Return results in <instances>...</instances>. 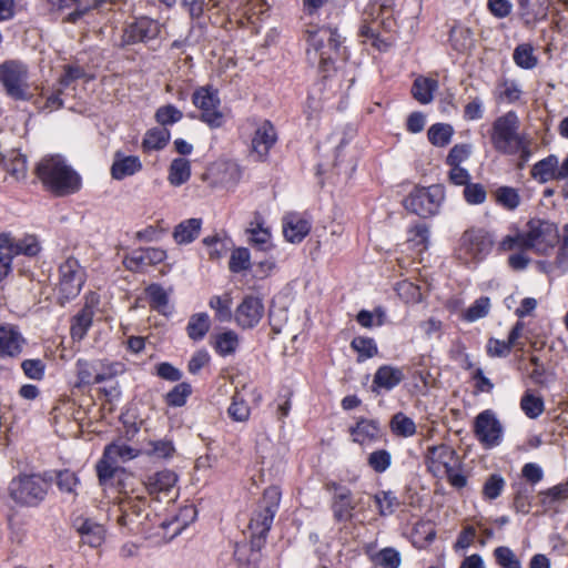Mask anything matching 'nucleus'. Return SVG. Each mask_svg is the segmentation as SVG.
I'll return each mask as SVG.
<instances>
[{"label": "nucleus", "mask_w": 568, "mask_h": 568, "mask_svg": "<svg viewBox=\"0 0 568 568\" xmlns=\"http://www.w3.org/2000/svg\"><path fill=\"white\" fill-rule=\"evenodd\" d=\"M34 172L43 186L58 196L75 193L81 187L80 175L59 154L42 158Z\"/></svg>", "instance_id": "f257e3e1"}, {"label": "nucleus", "mask_w": 568, "mask_h": 568, "mask_svg": "<svg viewBox=\"0 0 568 568\" xmlns=\"http://www.w3.org/2000/svg\"><path fill=\"white\" fill-rule=\"evenodd\" d=\"M559 237L556 224L540 220H529L523 229H514L501 242V248H534L545 245L554 246Z\"/></svg>", "instance_id": "f03ea898"}, {"label": "nucleus", "mask_w": 568, "mask_h": 568, "mask_svg": "<svg viewBox=\"0 0 568 568\" xmlns=\"http://www.w3.org/2000/svg\"><path fill=\"white\" fill-rule=\"evenodd\" d=\"M50 479L40 474H21L9 484V496L19 506L38 507L44 501Z\"/></svg>", "instance_id": "7ed1b4c3"}, {"label": "nucleus", "mask_w": 568, "mask_h": 568, "mask_svg": "<svg viewBox=\"0 0 568 568\" xmlns=\"http://www.w3.org/2000/svg\"><path fill=\"white\" fill-rule=\"evenodd\" d=\"M145 497L140 495H125L118 505L116 523L128 532L138 534L150 529L151 514Z\"/></svg>", "instance_id": "20e7f679"}, {"label": "nucleus", "mask_w": 568, "mask_h": 568, "mask_svg": "<svg viewBox=\"0 0 568 568\" xmlns=\"http://www.w3.org/2000/svg\"><path fill=\"white\" fill-rule=\"evenodd\" d=\"M280 501L281 490L278 487L271 486L264 490L258 508L248 525L252 531L253 547H261V544L264 542L278 510Z\"/></svg>", "instance_id": "39448f33"}, {"label": "nucleus", "mask_w": 568, "mask_h": 568, "mask_svg": "<svg viewBox=\"0 0 568 568\" xmlns=\"http://www.w3.org/2000/svg\"><path fill=\"white\" fill-rule=\"evenodd\" d=\"M313 50H307L310 61L318 60V69L327 77L333 67V52H337L341 45L339 34L332 28H322L310 36Z\"/></svg>", "instance_id": "423d86ee"}, {"label": "nucleus", "mask_w": 568, "mask_h": 568, "mask_svg": "<svg viewBox=\"0 0 568 568\" xmlns=\"http://www.w3.org/2000/svg\"><path fill=\"white\" fill-rule=\"evenodd\" d=\"M519 119L514 111L497 118L493 124L491 143L503 153L515 154L523 146V138L518 133Z\"/></svg>", "instance_id": "0eeeda50"}, {"label": "nucleus", "mask_w": 568, "mask_h": 568, "mask_svg": "<svg viewBox=\"0 0 568 568\" xmlns=\"http://www.w3.org/2000/svg\"><path fill=\"white\" fill-rule=\"evenodd\" d=\"M28 67L18 60H7L0 64V82L7 94L14 100H28Z\"/></svg>", "instance_id": "6e6552de"}, {"label": "nucleus", "mask_w": 568, "mask_h": 568, "mask_svg": "<svg viewBox=\"0 0 568 568\" xmlns=\"http://www.w3.org/2000/svg\"><path fill=\"white\" fill-rule=\"evenodd\" d=\"M58 294L59 303H64L75 298L85 282V272L74 258H68L59 267Z\"/></svg>", "instance_id": "1a4fd4ad"}, {"label": "nucleus", "mask_w": 568, "mask_h": 568, "mask_svg": "<svg viewBox=\"0 0 568 568\" xmlns=\"http://www.w3.org/2000/svg\"><path fill=\"white\" fill-rule=\"evenodd\" d=\"M193 104L201 110L200 119L210 128H220L223 124L224 115L220 111V98L217 91L212 87H200L192 94Z\"/></svg>", "instance_id": "9d476101"}, {"label": "nucleus", "mask_w": 568, "mask_h": 568, "mask_svg": "<svg viewBox=\"0 0 568 568\" xmlns=\"http://www.w3.org/2000/svg\"><path fill=\"white\" fill-rule=\"evenodd\" d=\"M443 199V191L438 186H430L409 194L405 200V206L410 212L426 217L438 211Z\"/></svg>", "instance_id": "9b49d317"}, {"label": "nucleus", "mask_w": 568, "mask_h": 568, "mask_svg": "<svg viewBox=\"0 0 568 568\" xmlns=\"http://www.w3.org/2000/svg\"><path fill=\"white\" fill-rule=\"evenodd\" d=\"M474 433L484 447L491 448L500 444L503 426L496 414L490 409H486L476 416Z\"/></svg>", "instance_id": "f8f14e48"}, {"label": "nucleus", "mask_w": 568, "mask_h": 568, "mask_svg": "<svg viewBox=\"0 0 568 568\" xmlns=\"http://www.w3.org/2000/svg\"><path fill=\"white\" fill-rule=\"evenodd\" d=\"M264 316V304L257 296L247 295L234 312V321L242 328L255 327Z\"/></svg>", "instance_id": "ddd939ff"}, {"label": "nucleus", "mask_w": 568, "mask_h": 568, "mask_svg": "<svg viewBox=\"0 0 568 568\" xmlns=\"http://www.w3.org/2000/svg\"><path fill=\"white\" fill-rule=\"evenodd\" d=\"M276 140L275 128L268 120H264L257 124L251 143V151L256 160H264Z\"/></svg>", "instance_id": "4468645a"}, {"label": "nucleus", "mask_w": 568, "mask_h": 568, "mask_svg": "<svg viewBox=\"0 0 568 568\" xmlns=\"http://www.w3.org/2000/svg\"><path fill=\"white\" fill-rule=\"evenodd\" d=\"M457 460L456 452L446 444L430 446L426 454V465L435 476H443L447 468Z\"/></svg>", "instance_id": "2eb2a0df"}, {"label": "nucleus", "mask_w": 568, "mask_h": 568, "mask_svg": "<svg viewBox=\"0 0 568 568\" xmlns=\"http://www.w3.org/2000/svg\"><path fill=\"white\" fill-rule=\"evenodd\" d=\"M72 527L80 535L81 541L92 548L101 546L105 539L103 525L91 518L79 516L73 519Z\"/></svg>", "instance_id": "dca6fc26"}, {"label": "nucleus", "mask_w": 568, "mask_h": 568, "mask_svg": "<svg viewBox=\"0 0 568 568\" xmlns=\"http://www.w3.org/2000/svg\"><path fill=\"white\" fill-rule=\"evenodd\" d=\"M24 344L26 338L16 326L0 325V358L18 357Z\"/></svg>", "instance_id": "f3484780"}, {"label": "nucleus", "mask_w": 568, "mask_h": 568, "mask_svg": "<svg viewBox=\"0 0 568 568\" xmlns=\"http://www.w3.org/2000/svg\"><path fill=\"white\" fill-rule=\"evenodd\" d=\"M283 235L287 242L298 244L311 231V221L295 212L287 213L282 220Z\"/></svg>", "instance_id": "a211bd4d"}, {"label": "nucleus", "mask_w": 568, "mask_h": 568, "mask_svg": "<svg viewBox=\"0 0 568 568\" xmlns=\"http://www.w3.org/2000/svg\"><path fill=\"white\" fill-rule=\"evenodd\" d=\"M404 378L405 374L402 368L392 365H382L374 374L371 387L372 392L376 395H379L382 389L389 392L398 386Z\"/></svg>", "instance_id": "6ab92c4d"}, {"label": "nucleus", "mask_w": 568, "mask_h": 568, "mask_svg": "<svg viewBox=\"0 0 568 568\" xmlns=\"http://www.w3.org/2000/svg\"><path fill=\"white\" fill-rule=\"evenodd\" d=\"M349 434L352 440L359 445L375 443L382 437L381 423L377 419L359 417L355 425L349 427Z\"/></svg>", "instance_id": "aec40b11"}, {"label": "nucleus", "mask_w": 568, "mask_h": 568, "mask_svg": "<svg viewBox=\"0 0 568 568\" xmlns=\"http://www.w3.org/2000/svg\"><path fill=\"white\" fill-rule=\"evenodd\" d=\"M166 257V251H130L123 257L124 266L132 272H144Z\"/></svg>", "instance_id": "412c9836"}, {"label": "nucleus", "mask_w": 568, "mask_h": 568, "mask_svg": "<svg viewBox=\"0 0 568 568\" xmlns=\"http://www.w3.org/2000/svg\"><path fill=\"white\" fill-rule=\"evenodd\" d=\"M160 30L161 27L156 20L148 17H141L128 28V42H145L155 39L159 36Z\"/></svg>", "instance_id": "4be33fe9"}, {"label": "nucleus", "mask_w": 568, "mask_h": 568, "mask_svg": "<svg viewBox=\"0 0 568 568\" xmlns=\"http://www.w3.org/2000/svg\"><path fill=\"white\" fill-rule=\"evenodd\" d=\"M178 476L174 471L164 469L148 476L144 481L145 489L149 495L168 494L174 488Z\"/></svg>", "instance_id": "5701e85b"}, {"label": "nucleus", "mask_w": 568, "mask_h": 568, "mask_svg": "<svg viewBox=\"0 0 568 568\" xmlns=\"http://www.w3.org/2000/svg\"><path fill=\"white\" fill-rule=\"evenodd\" d=\"M524 329V323L518 321L511 328L507 341L497 338H489L487 343V353L491 357H505L511 348L516 345L517 339L520 337Z\"/></svg>", "instance_id": "b1692460"}, {"label": "nucleus", "mask_w": 568, "mask_h": 568, "mask_svg": "<svg viewBox=\"0 0 568 568\" xmlns=\"http://www.w3.org/2000/svg\"><path fill=\"white\" fill-rule=\"evenodd\" d=\"M141 169L142 164L138 156H124L120 152H118L114 156V161L111 166V176L114 180H122L126 176L133 175Z\"/></svg>", "instance_id": "393cba45"}, {"label": "nucleus", "mask_w": 568, "mask_h": 568, "mask_svg": "<svg viewBox=\"0 0 568 568\" xmlns=\"http://www.w3.org/2000/svg\"><path fill=\"white\" fill-rule=\"evenodd\" d=\"M462 244L477 248H489L495 244V237L488 230L473 226L463 233Z\"/></svg>", "instance_id": "a878e982"}, {"label": "nucleus", "mask_w": 568, "mask_h": 568, "mask_svg": "<svg viewBox=\"0 0 568 568\" xmlns=\"http://www.w3.org/2000/svg\"><path fill=\"white\" fill-rule=\"evenodd\" d=\"M201 226V219L185 220L175 226L173 237L179 245L189 244L199 236Z\"/></svg>", "instance_id": "bb28decb"}, {"label": "nucleus", "mask_w": 568, "mask_h": 568, "mask_svg": "<svg viewBox=\"0 0 568 568\" xmlns=\"http://www.w3.org/2000/svg\"><path fill=\"white\" fill-rule=\"evenodd\" d=\"M438 89V81L432 78L418 77L412 87V94L422 104H428Z\"/></svg>", "instance_id": "cd10ccee"}, {"label": "nucleus", "mask_w": 568, "mask_h": 568, "mask_svg": "<svg viewBox=\"0 0 568 568\" xmlns=\"http://www.w3.org/2000/svg\"><path fill=\"white\" fill-rule=\"evenodd\" d=\"M250 244H266L271 239V231L265 226V221L260 213H254L253 220L245 230Z\"/></svg>", "instance_id": "c85d7f7f"}, {"label": "nucleus", "mask_w": 568, "mask_h": 568, "mask_svg": "<svg viewBox=\"0 0 568 568\" xmlns=\"http://www.w3.org/2000/svg\"><path fill=\"white\" fill-rule=\"evenodd\" d=\"M94 312L91 306L85 305L73 318L71 323V337L74 341H81L92 325Z\"/></svg>", "instance_id": "c756f323"}, {"label": "nucleus", "mask_w": 568, "mask_h": 568, "mask_svg": "<svg viewBox=\"0 0 568 568\" xmlns=\"http://www.w3.org/2000/svg\"><path fill=\"white\" fill-rule=\"evenodd\" d=\"M557 156L548 155L538 161L531 169V176L539 183H547L557 179Z\"/></svg>", "instance_id": "7c9ffc66"}, {"label": "nucleus", "mask_w": 568, "mask_h": 568, "mask_svg": "<svg viewBox=\"0 0 568 568\" xmlns=\"http://www.w3.org/2000/svg\"><path fill=\"white\" fill-rule=\"evenodd\" d=\"M6 172L14 180L22 181L27 176L26 156L14 151L10 152L2 160Z\"/></svg>", "instance_id": "2f4dec72"}, {"label": "nucleus", "mask_w": 568, "mask_h": 568, "mask_svg": "<svg viewBox=\"0 0 568 568\" xmlns=\"http://www.w3.org/2000/svg\"><path fill=\"white\" fill-rule=\"evenodd\" d=\"M209 306L215 312V320L219 322H230L234 317L232 297L229 293L212 296Z\"/></svg>", "instance_id": "473e14b6"}, {"label": "nucleus", "mask_w": 568, "mask_h": 568, "mask_svg": "<svg viewBox=\"0 0 568 568\" xmlns=\"http://www.w3.org/2000/svg\"><path fill=\"white\" fill-rule=\"evenodd\" d=\"M389 428L395 436L404 438L414 436L417 430L415 422L402 412L393 415Z\"/></svg>", "instance_id": "72a5a7b5"}, {"label": "nucleus", "mask_w": 568, "mask_h": 568, "mask_svg": "<svg viewBox=\"0 0 568 568\" xmlns=\"http://www.w3.org/2000/svg\"><path fill=\"white\" fill-rule=\"evenodd\" d=\"M151 308L166 315L169 308V294L160 284H151L145 288Z\"/></svg>", "instance_id": "f704fd0d"}, {"label": "nucleus", "mask_w": 568, "mask_h": 568, "mask_svg": "<svg viewBox=\"0 0 568 568\" xmlns=\"http://www.w3.org/2000/svg\"><path fill=\"white\" fill-rule=\"evenodd\" d=\"M191 176L190 161L184 158L174 159L170 165L169 181L172 185L180 186Z\"/></svg>", "instance_id": "c9c22d12"}, {"label": "nucleus", "mask_w": 568, "mask_h": 568, "mask_svg": "<svg viewBox=\"0 0 568 568\" xmlns=\"http://www.w3.org/2000/svg\"><path fill=\"white\" fill-rule=\"evenodd\" d=\"M210 326L211 323L206 313L194 314L186 326L187 335L193 341H200L206 335Z\"/></svg>", "instance_id": "e433bc0d"}, {"label": "nucleus", "mask_w": 568, "mask_h": 568, "mask_svg": "<svg viewBox=\"0 0 568 568\" xmlns=\"http://www.w3.org/2000/svg\"><path fill=\"white\" fill-rule=\"evenodd\" d=\"M38 245V237L32 234H27L17 240L10 232L0 233V248H36Z\"/></svg>", "instance_id": "4c0bfd02"}, {"label": "nucleus", "mask_w": 568, "mask_h": 568, "mask_svg": "<svg viewBox=\"0 0 568 568\" xmlns=\"http://www.w3.org/2000/svg\"><path fill=\"white\" fill-rule=\"evenodd\" d=\"M95 469L101 486L109 485L119 470L116 460L113 457H106L105 450L102 458L98 462Z\"/></svg>", "instance_id": "58836bf2"}, {"label": "nucleus", "mask_w": 568, "mask_h": 568, "mask_svg": "<svg viewBox=\"0 0 568 568\" xmlns=\"http://www.w3.org/2000/svg\"><path fill=\"white\" fill-rule=\"evenodd\" d=\"M170 141V131L166 128H155L149 130L143 139L142 146L144 150H161Z\"/></svg>", "instance_id": "ea45409f"}, {"label": "nucleus", "mask_w": 568, "mask_h": 568, "mask_svg": "<svg viewBox=\"0 0 568 568\" xmlns=\"http://www.w3.org/2000/svg\"><path fill=\"white\" fill-rule=\"evenodd\" d=\"M351 347L358 354V363L374 357L378 352L375 341L364 336L354 337L351 342Z\"/></svg>", "instance_id": "a19ab883"}, {"label": "nucleus", "mask_w": 568, "mask_h": 568, "mask_svg": "<svg viewBox=\"0 0 568 568\" xmlns=\"http://www.w3.org/2000/svg\"><path fill=\"white\" fill-rule=\"evenodd\" d=\"M381 516L392 515L400 505L397 496L392 490H382L374 495Z\"/></svg>", "instance_id": "79ce46f5"}, {"label": "nucleus", "mask_w": 568, "mask_h": 568, "mask_svg": "<svg viewBox=\"0 0 568 568\" xmlns=\"http://www.w3.org/2000/svg\"><path fill=\"white\" fill-rule=\"evenodd\" d=\"M453 133L454 129L450 124L436 123L428 129L427 135L433 145L442 148L450 142Z\"/></svg>", "instance_id": "37998d69"}, {"label": "nucleus", "mask_w": 568, "mask_h": 568, "mask_svg": "<svg viewBox=\"0 0 568 568\" xmlns=\"http://www.w3.org/2000/svg\"><path fill=\"white\" fill-rule=\"evenodd\" d=\"M513 58L515 63L523 69H532L538 63V58L534 54V48L529 43L517 45Z\"/></svg>", "instance_id": "c03bdc74"}, {"label": "nucleus", "mask_w": 568, "mask_h": 568, "mask_svg": "<svg viewBox=\"0 0 568 568\" xmlns=\"http://www.w3.org/2000/svg\"><path fill=\"white\" fill-rule=\"evenodd\" d=\"M239 346V335L234 331L223 332L215 337V349L222 356L233 354Z\"/></svg>", "instance_id": "a18cd8bd"}, {"label": "nucleus", "mask_w": 568, "mask_h": 568, "mask_svg": "<svg viewBox=\"0 0 568 568\" xmlns=\"http://www.w3.org/2000/svg\"><path fill=\"white\" fill-rule=\"evenodd\" d=\"M520 408L529 418H537L542 414L545 404L541 397L526 392L520 399Z\"/></svg>", "instance_id": "49530a36"}, {"label": "nucleus", "mask_w": 568, "mask_h": 568, "mask_svg": "<svg viewBox=\"0 0 568 568\" xmlns=\"http://www.w3.org/2000/svg\"><path fill=\"white\" fill-rule=\"evenodd\" d=\"M192 393V387L189 383L182 382L175 385L166 395L165 403L172 407H182L185 405L187 397Z\"/></svg>", "instance_id": "de8ad7c7"}, {"label": "nucleus", "mask_w": 568, "mask_h": 568, "mask_svg": "<svg viewBox=\"0 0 568 568\" xmlns=\"http://www.w3.org/2000/svg\"><path fill=\"white\" fill-rule=\"evenodd\" d=\"M79 483L78 476L70 469H62L55 474V484L61 493L77 496L75 488Z\"/></svg>", "instance_id": "09e8293b"}, {"label": "nucleus", "mask_w": 568, "mask_h": 568, "mask_svg": "<svg viewBox=\"0 0 568 568\" xmlns=\"http://www.w3.org/2000/svg\"><path fill=\"white\" fill-rule=\"evenodd\" d=\"M229 416L235 422H246L250 417V406L245 402L244 397L236 392L232 396V403L227 409Z\"/></svg>", "instance_id": "8fccbe9b"}, {"label": "nucleus", "mask_w": 568, "mask_h": 568, "mask_svg": "<svg viewBox=\"0 0 568 568\" xmlns=\"http://www.w3.org/2000/svg\"><path fill=\"white\" fill-rule=\"evenodd\" d=\"M496 202L507 210H515L520 204V196L516 189L501 186L495 192Z\"/></svg>", "instance_id": "3c124183"}, {"label": "nucleus", "mask_w": 568, "mask_h": 568, "mask_svg": "<svg viewBox=\"0 0 568 568\" xmlns=\"http://www.w3.org/2000/svg\"><path fill=\"white\" fill-rule=\"evenodd\" d=\"M494 557L500 568H521L516 554L507 546H499L494 550Z\"/></svg>", "instance_id": "603ef678"}, {"label": "nucleus", "mask_w": 568, "mask_h": 568, "mask_svg": "<svg viewBox=\"0 0 568 568\" xmlns=\"http://www.w3.org/2000/svg\"><path fill=\"white\" fill-rule=\"evenodd\" d=\"M367 465L376 473L386 471L392 465V455L386 449H377L367 457Z\"/></svg>", "instance_id": "864d4df0"}, {"label": "nucleus", "mask_w": 568, "mask_h": 568, "mask_svg": "<svg viewBox=\"0 0 568 568\" xmlns=\"http://www.w3.org/2000/svg\"><path fill=\"white\" fill-rule=\"evenodd\" d=\"M490 310V300L487 296L477 298L464 313V320L475 322L487 316Z\"/></svg>", "instance_id": "5fc2aeb1"}, {"label": "nucleus", "mask_w": 568, "mask_h": 568, "mask_svg": "<svg viewBox=\"0 0 568 568\" xmlns=\"http://www.w3.org/2000/svg\"><path fill=\"white\" fill-rule=\"evenodd\" d=\"M155 120L162 126L172 125L183 118V113L173 104L160 106L155 112Z\"/></svg>", "instance_id": "6e6d98bb"}, {"label": "nucleus", "mask_w": 568, "mask_h": 568, "mask_svg": "<svg viewBox=\"0 0 568 568\" xmlns=\"http://www.w3.org/2000/svg\"><path fill=\"white\" fill-rule=\"evenodd\" d=\"M506 481L505 479L498 475H490L483 487V495L486 499L494 500L500 496L505 488Z\"/></svg>", "instance_id": "4d7b16f0"}, {"label": "nucleus", "mask_w": 568, "mask_h": 568, "mask_svg": "<svg viewBox=\"0 0 568 568\" xmlns=\"http://www.w3.org/2000/svg\"><path fill=\"white\" fill-rule=\"evenodd\" d=\"M375 560L383 568H398L402 564L400 554L392 547L379 550L375 556Z\"/></svg>", "instance_id": "13d9d810"}, {"label": "nucleus", "mask_w": 568, "mask_h": 568, "mask_svg": "<svg viewBox=\"0 0 568 568\" xmlns=\"http://www.w3.org/2000/svg\"><path fill=\"white\" fill-rule=\"evenodd\" d=\"M98 369L88 361L78 359L77 362V376L78 386L98 384L95 374Z\"/></svg>", "instance_id": "bf43d9fd"}, {"label": "nucleus", "mask_w": 568, "mask_h": 568, "mask_svg": "<svg viewBox=\"0 0 568 568\" xmlns=\"http://www.w3.org/2000/svg\"><path fill=\"white\" fill-rule=\"evenodd\" d=\"M21 368L24 375L34 381H41L44 377L45 364L42 359H24L21 363Z\"/></svg>", "instance_id": "052dcab7"}, {"label": "nucleus", "mask_w": 568, "mask_h": 568, "mask_svg": "<svg viewBox=\"0 0 568 568\" xmlns=\"http://www.w3.org/2000/svg\"><path fill=\"white\" fill-rule=\"evenodd\" d=\"M531 490L523 484L516 486L514 495V507L517 511L528 513L530 507Z\"/></svg>", "instance_id": "680f3d73"}, {"label": "nucleus", "mask_w": 568, "mask_h": 568, "mask_svg": "<svg viewBox=\"0 0 568 568\" xmlns=\"http://www.w3.org/2000/svg\"><path fill=\"white\" fill-rule=\"evenodd\" d=\"M464 196L469 204H481L486 200L487 192L479 183H468L465 185Z\"/></svg>", "instance_id": "e2e57ef3"}, {"label": "nucleus", "mask_w": 568, "mask_h": 568, "mask_svg": "<svg viewBox=\"0 0 568 568\" xmlns=\"http://www.w3.org/2000/svg\"><path fill=\"white\" fill-rule=\"evenodd\" d=\"M408 242L414 246L427 247L429 244V230L425 224H418L408 232Z\"/></svg>", "instance_id": "0e129e2a"}, {"label": "nucleus", "mask_w": 568, "mask_h": 568, "mask_svg": "<svg viewBox=\"0 0 568 568\" xmlns=\"http://www.w3.org/2000/svg\"><path fill=\"white\" fill-rule=\"evenodd\" d=\"M470 152L471 149L469 144H456L450 149L446 158V163L448 165H460L462 162L468 159Z\"/></svg>", "instance_id": "69168bd1"}, {"label": "nucleus", "mask_w": 568, "mask_h": 568, "mask_svg": "<svg viewBox=\"0 0 568 568\" xmlns=\"http://www.w3.org/2000/svg\"><path fill=\"white\" fill-rule=\"evenodd\" d=\"M85 75L83 68L79 65L68 64L63 68V74L59 79V83L62 88L70 87L74 81L82 79Z\"/></svg>", "instance_id": "338daca9"}, {"label": "nucleus", "mask_w": 568, "mask_h": 568, "mask_svg": "<svg viewBox=\"0 0 568 568\" xmlns=\"http://www.w3.org/2000/svg\"><path fill=\"white\" fill-rule=\"evenodd\" d=\"M229 264L234 273L247 270L251 266L248 251H233Z\"/></svg>", "instance_id": "774afa93"}]
</instances>
